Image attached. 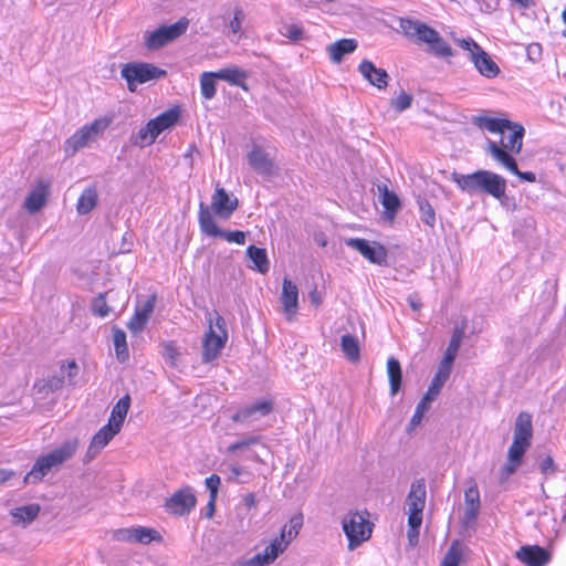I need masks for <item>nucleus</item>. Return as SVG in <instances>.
Segmentation results:
<instances>
[{"label":"nucleus","instance_id":"obj_59","mask_svg":"<svg viewBox=\"0 0 566 566\" xmlns=\"http://www.w3.org/2000/svg\"><path fill=\"white\" fill-rule=\"evenodd\" d=\"M252 566H268L273 563V560L268 556V554L263 551V553H258L253 557L249 558Z\"/></svg>","mask_w":566,"mask_h":566},{"label":"nucleus","instance_id":"obj_35","mask_svg":"<svg viewBox=\"0 0 566 566\" xmlns=\"http://www.w3.org/2000/svg\"><path fill=\"white\" fill-rule=\"evenodd\" d=\"M417 205L419 208L420 220L426 226L433 229L436 227L437 216L431 203L426 198L418 197Z\"/></svg>","mask_w":566,"mask_h":566},{"label":"nucleus","instance_id":"obj_40","mask_svg":"<svg viewBox=\"0 0 566 566\" xmlns=\"http://www.w3.org/2000/svg\"><path fill=\"white\" fill-rule=\"evenodd\" d=\"M219 80V73H202L200 77L201 94L206 99H211L216 95V81Z\"/></svg>","mask_w":566,"mask_h":566},{"label":"nucleus","instance_id":"obj_18","mask_svg":"<svg viewBox=\"0 0 566 566\" xmlns=\"http://www.w3.org/2000/svg\"><path fill=\"white\" fill-rule=\"evenodd\" d=\"M119 431L120 430L118 428L111 423L103 426L91 440L86 452L87 461L93 459L102 449H104Z\"/></svg>","mask_w":566,"mask_h":566},{"label":"nucleus","instance_id":"obj_19","mask_svg":"<svg viewBox=\"0 0 566 566\" xmlns=\"http://www.w3.org/2000/svg\"><path fill=\"white\" fill-rule=\"evenodd\" d=\"M516 557L527 566H544L551 558L548 552L538 545L522 546L516 552Z\"/></svg>","mask_w":566,"mask_h":566},{"label":"nucleus","instance_id":"obj_37","mask_svg":"<svg viewBox=\"0 0 566 566\" xmlns=\"http://www.w3.org/2000/svg\"><path fill=\"white\" fill-rule=\"evenodd\" d=\"M290 545L289 539H286V528L281 530V534L279 537H275L270 545H268L264 552L274 562L280 554H282L287 546Z\"/></svg>","mask_w":566,"mask_h":566},{"label":"nucleus","instance_id":"obj_52","mask_svg":"<svg viewBox=\"0 0 566 566\" xmlns=\"http://www.w3.org/2000/svg\"><path fill=\"white\" fill-rule=\"evenodd\" d=\"M134 528L135 526L115 530L112 537L117 542L134 543Z\"/></svg>","mask_w":566,"mask_h":566},{"label":"nucleus","instance_id":"obj_51","mask_svg":"<svg viewBox=\"0 0 566 566\" xmlns=\"http://www.w3.org/2000/svg\"><path fill=\"white\" fill-rule=\"evenodd\" d=\"M261 439H262V437L260 434L245 437L239 441L231 443L229 447V451L235 452L238 450L245 449L250 446L258 444V443H260Z\"/></svg>","mask_w":566,"mask_h":566},{"label":"nucleus","instance_id":"obj_23","mask_svg":"<svg viewBox=\"0 0 566 566\" xmlns=\"http://www.w3.org/2000/svg\"><path fill=\"white\" fill-rule=\"evenodd\" d=\"M532 438H533L532 415L526 411H522L516 417V420L514 423L513 440L531 444Z\"/></svg>","mask_w":566,"mask_h":566},{"label":"nucleus","instance_id":"obj_31","mask_svg":"<svg viewBox=\"0 0 566 566\" xmlns=\"http://www.w3.org/2000/svg\"><path fill=\"white\" fill-rule=\"evenodd\" d=\"M387 373L390 384V394L391 396H395L398 394V391L401 388L402 382V371L400 363L394 358L390 357L387 361Z\"/></svg>","mask_w":566,"mask_h":566},{"label":"nucleus","instance_id":"obj_55","mask_svg":"<svg viewBox=\"0 0 566 566\" xmlns=\"http://www.w3.org/2000/svg\"><path fill=\"white\" fill-rule=\"evenodd\" d=\"M122 76H129L132 75L134 80L139 84L147 83L151 80L158 78L161 75H165L166 73H120Z\"/></svg>","mask_w":566,"mask_h":566},{"label":"nucleus","instance_id":"obj_36","mask_svg":"<svg viewBox=\"0 0 566 566\" xmlns=\"http://www.w3.org/2000/svg\"><path fill=\"white\" fill-rule=\"evenodd\" d=\"M46 193L44 188H38L32 190L29 196L25 198L24 207L31 212L40 211L45 205Z\"/></svg>","mask_w":566,"mask_h":566},{"label":"nucleus","instance_id":"obj_41","mask_svg":"<svg viewBox=\"0 0 566 566\" xmlns=\"http://www.w3.org/2000/svg\"><path fill=\"white\" fill-rule=\"evenodd\" d=\"M280 33L294 42L301 41L305 36L304 29L301 23H285L281 27Z\"/></svg>","mask_w":566,"mask_h":566},{"label":"nucleus","instance_id":"obj_32","mask_svg":"<svg viewBox=\"0 0 566 566\" xmlns=\"http://www.w3.org/2000/svg\"><path fill=\"white\" fill-rule=\"evenodd\" d=\"M98 195L94 187L86 188L80 196L76 210L80 214L90 213L97 205Z\"/></svg>","mask_w":566,"mask_h":566},{"label":"nucleus","instance_id":"obj_29","mask_svg":"<svg viewBox=\"0 0 566 566\" xmlns=\"http://www.w3.org/2000/svg\"><path fill=\"white\" fill-rule=\"evenodd\" d=\"M357 43L353 39H343L328 45L327 52L334 62H339L345 54L352 53L356 50Z\"/></svg>","mask_w":566,"mask_h":566},{"label":"nucleus","instance_id":"obj_12","mask_svg":"<svg viewBox=\"0 0 566 566\" xmlns=\"http://www.w3.org/2000/svg\"><path fill=\"white\" fill-rule=\"evenodd\" d=\"M197 499L193 489L189 485L176 491L165 502V510L177 516L188 515L196 506Z\"/></svg>","mask_w":566,"mask_h":566},{"label":"nucleus","instance_id":"obj_49","mask_svg":"<svg viewBox=\"0 0 566 566\" xmlns=\"http://www.w3.org/2000/svg\"><path fill=\"white\" fill-rule=\"evenodd\" d=\"M220 483H221V480L218 474H211L205 481L206 488L209 491L211 506H213V503L217 500Z\"/></svg>","mask_w":566,"mask_h":566},{"label":"nucleus","instance_id":"obj_53","mask_svg":"<svg viewBox=\"0 0 566 566\" xmlns=\"http://www.w3.org/2000/svg\"><path fill=\"white\" fill-rule=\"evenodd\" d=\"M465 506L480 507V493L476 485L469 488L464 493Z\"/></svg>","mask_w":566,"mask_h":566},{"label":"nucleus","instance_id":"obj_9","mask_svg":"<svg viewBox=\"0 0 566 566\" xmlns=\"http://www.w3.org/2000/svg\"><path fill=\"white\" fill-rule=\"evenodd\" d=\"M344 242L348 248L358 251L370 263L377 265L387 264L388 252L382 244L361 238H348Z\"/></svg>","mask_w":566,"mask_h":566},{"label":"nucleus","instance_id":"obj_64","mask_svg":"<svg viewBox=\"0 0 566 566\" xmlns=\"http://www.w3.org/2000/svg\"><path fill=\"white\" fill-rule=\"evenodd\" d=\"M14 475V472L7 469H0V483L9 481Z\"/></svg>","mask_w":566,"mask_h":566},{"label":"nucleus","instance_id":"obj_48","mask_svg":"<svg viewBox=\"0 0 566 566\" xmlns=\"http://www.w3.org/2000/svg\"><path fill=\"white\" fill-rule=\"evenodd\" d=\"M390 104L397 113H402L411 106L412 96L406 92H401L396 98L391 99Z\"/></svg>","mask_w":566,"mask_h":566},{"label":"nucleus","instance_id":"obj_43","mask_svg":"<svg viewBox=\"0 0 566 566\" xmlns=\"http://www.w3.org/2000/svg\"><path fill=\"white\" fill-rule=\"evenodd\" d=\"M531 444L513 440L507 451V459L511 462H517L522 464L524 454L528 450Z\"/></svg>","mask_w":566,"mask_h":566},{"label":"nucleus","instance_id":"obj_33","mask_svg":"<svg viewBox=\"0 0 566 566\" xmlns=\"http://www.w3.org/2000/svg\"><path fill=\"white\" fill-rule=\"evenodd\" d=\"M39 513L40 505L33 503L15 507L12 510L11 515L17 523L22 522L23 524H29L38 517Z\"/></svg>","mask_w":566,"mask_h":566},{"label":"nucleus","instance_id":"obj_6","mask_svg":"<svg viewBox=\"0 0 566 566\" xmlns=\"http://www.w3.org/2000/svg\"><path fill=\"white\" fill-rule=\"evenodd\" d=\"M198 222L203 234L212 238H222L230 243L243 245L245 243V233L240 230L228 231L220 229L210 212L209 207L203 202L199 205Z\"/></svg>","mask_w":566,"mask_h":566},{"label":"nucleus","instance_id":"obj_50","mask_svg":"<svg viewBox=\"0 0 566 566\" xmlns=\"http://www.w3.org/2000/svg\"><path fill=\"white\" fill-rule=\"evenodd\" d=\"M364 80L369 84L382 88L388 84V73H361Z\"/></svg>","mask_w":566,"mask_h":566},{"label":"nucleus","instance_id":"obj_3","mask_svg":"<svg viewBox=\"0 0 566 566\" xmlns=\"http://www.w3.org/2000/svg\"><path fill=\"white\" fill-rule=\"evenodd\" d=\"M77 447V440L71 439L51 452L39 457L32 469L25 474L23 483L36 484L41 482L52 470L60 468L65 461L71 459L75 454Z\"/></svg>","mask_w":566,"mask_h":566},{"label":"nucleus","instance_id":"obj_61","mask_svg":"<svg viewBox=\"0 0 566 566\" xmlns=\"http://www.w3.org/2000/svg\"><path fill=\"white\" fill-rule=\"evenodd\" d=\"M479 511H480V507L465 506L464 516H463L464 522L467 524L474 522L478 517Z\"/></svg>","mask_w":566,"mask_h":566},{"label":"nucleus","instance_id":"obj_60","mask_svg":"<svg viewBox=\"0 0 566 566\" xmlns=\"http://www.w3.org/2000/svg\"><path fill=\"white\" fill-rule=\"evenodd\" d=\"M242 19H243V12L241 9H235L234 10V17L233 19L230 21V24H229V28L230 30L233 32V33H238L240 32L241 30V23H242Z\"/></svg>","mask_w":566,"mask_h":566},{"label":"nucleus","instance_id":"obj_16","mask_svg":"<svg viewBox=\"0 0 566 566\" xmlns=\"http://www.w3.org/2000/svg\"><path fill=\"white\" fill-rule=\"evenodd\" d=\"M227 336H219L210 325L202 343V361L208 364L218 358L226 345Z\"/></svg>","mask_w":566,"mask_h":566},{"label":"nucleus","instance_id":"obj_21","mask_svg":"<svg viewBox=\"0 0 566 566\" xmlns=\"http://www.w3.org/2000/svg\"><path fill=\"white\" fill-rule=\"evenodd\" d=\"M427 489L424 479H417L411 483L406 504L408 512H423L426 506Z\"/></svg>","mask_w":566,"mask_h":566},{"label":"nucleus","instance_id":"obj_22","mask_svg":"<svg viewBox=\"0 0 566 566\" xmlns=\"http://www.w3.org/2000/svg\"><path fill=\"white\" fill-rule=\"evenodd\" d=\"M248 164L259 175L270 177L273 174V161L270 156L259 147L248 154Z\"/></svg>","mask_w":566,"mask_h":566},{"label":"nucleus","instance_id":"obj_7","mask_svg":"<svg viewBox=\"0 0 566 566\" xmlns=\"http://www.w3.org/2000/svg\"><path fill=\"white\" fill-rule=\"evenodd\" d=\"M450 38L468 54V59L474 64L476 71H500L491 56L470 36L459 38L455 32H450Z\"/></svg>","mask_w":566,"mask_h":566},{"label":"nucleus","instance_id":"obj_24","mask_svg":"<svg viewBox=\"0 0 566 566\" xmlns=\"http://www.w3.org/2000/svg\"><path fill=\"white\" fill-rule=\"evenodd\" d=\"M179 116V108L172 107L150 119L148 123L153 129V137L157 138L165 129L172 127L178 122Z\"/></svg>","mask_w":566,"mask_h":566},{"label":"nucleus","instance_id":"obj_44","mask_svg":"<svg viewBox=\"0 0 566 566\" xmlns=\"http://www.w3.org/2000/svg\"><path fill=\"white\" fill-rule=\"evenodd\" d=\"M249 73H219V80L228 82L230 85L240 86L248 90L245 81Z\"/></svg>","mask_w":566,"mask_h":566},{"label":"nucleus","instance_id":"obj_28","mask_svg":"<svg viewBox=\"0 0 566 566\" xmlns=\"http://www.w3.org/2000/svg\"><path fill=\"white\" fill-rule=\"evenodd\" d=\"M247 255L252 262V265H250L251 269L262 274L268 273L270 270V262L265 249L250 245L247 249Z\"/></svg>","mask_w":566,"mask_h":566},{"label":"nucleus","instance_id":"obj_15","mask_svg":"<svg viewBox=\"0 0 566 566\" xmlns=\"http://www.w3.org/2000/svg\"><path fill=\"white\" fill-rule=\"evenodd\" d=\"M157 296L153 294L147 297L145 302L142 304H137L135 307L134 315L127 323V328L133 334H138L143 332L148 323V319L154 312L156 305Z\"/></svg>","mask_w":566,"mask_h":566},{"label":"nucleus","instance_id":"obj_25","mask_svg":"<svg viewBox=\"0 0 566 566\" xmlns=\"http://www.w3.org/2000/svg\"><path fill=\"white\" fill-rule=\"evenodd\" d=\"M379 190V201L382 205L385 211L384 217L388 220H394L398 210L401 207V202L399 197L395 191L389 190L386 185L378 186Z\"/></svg>","mask_w":566,"mask_h":566},{"label":"nucleus","instance_id":"obj_27","mask_svg":"<svg viewBox=\"0 0 566 566\" xmlns=\"http://www.w3.org/2000/svg\"><path fill=\"white\" fill-rule=\"evenodd\" d=\"M472 123L481 129H486L490 133L504 134L507 127H511L512 122L507 118L490 117L488 115L473 116Z\"/></svg>","mask_w":566,"mask_h":566},{"label":"nucleus","instance_id":"obj_2","mask_svg":"<svg viewBox=\"0 0 566 566\" xmlns=\"http://www.w3.org/2000/svg\"><path fill=\"white\" fill-rule=\"evenodd\" d=\"M452 180L469 195L485 193L497 200L505 197L506 179L491 170L480 169L468 175L453 172Z\"/></svg>","mask_w":566,"mask_h":566},{"label":"nucleus","instance_id":"obj_1","mask_svg":"<svg viewBox=\"0 0 566 566\" xmlns=\"http://www.w3.org/2000/svg\"><path fill=\"white\" fill-rule=\"evenodd\" d=\"M399 27L403 34L418 45H426L427 52L436 57L448 59L453 56L452 48L440 33L424 22L411 18H401Z\"/></svg>","mask_w":566,"mask_h":566},{"label":"nucleus","instance_id":"obj_58","mask_svg":"<svg viewBox=\"0 0 566 566\" xmlns=\"http://www.w3.org/2000/svg\"><path fill=\"white\" fill-rule=\"evenodd\" d=\"M120 71H160L158 67L144 63H127L122 65Z\"/></svg>","mask_w":566,"mask_h":566},{"label":"nucleus","instance_id":"obj_4","mask_svg":"<svg viewBox=\"0 0 566 566\" xmlns=\"http://www.w3.org/2000/svg\"><path fill=\"white\" fill-rule=\"evenodd\" d=\"M111 120L106 117L97 118L91 124L84 125L77 129L64 145L67 156H73L80 149L87 147L95 142L97 137L109 126Z\"/></svg>","mask_w":566,"mask_h":566},{"label":"nucleus","instance_id":"obj_47","mask_svg":"<svg viewBox=\"0 0 566 566\" xmlns=\"http://www.w3.org/2000/svg\"><path fill=\"white\" fill-rule=\"evenodd\" d=\"M92 313L98 317H106L109 314V306L104 294H98L92 302Z\"/></svg>","mask_w":566,"mask_h":566},{"label":"nucleus","instance_id":"obj_26","mask_svg":"<svg viewBox=\"0 0 566 566\" xmlns=\"http://www.w3.org/2000/svg\"><path fill=\"white\" fill-rule=\"evenodd\" d=\"M281 302L287 315H294L296 313L298 307V289L289 279H284L283 281Z\"/></svg>","mask_w":566,"mask_h":566},{"label":"nucleus","instance_id":"obj_17","mask_svg":"<svg viewBox=\"0 0 566 566\" xmlns=\"http://www.w3.org/2000/svg\"><path fill=\"white\" fill-rule=\"evenodd\" d=\"M506 130H510V133L507 135L505 133L501 134L502 138L497 145L512 156L513 154H520L523 147L524 127L518 123L512 122L511 127H507Z\"/></svg>","mask_w":566,"mask_h":566},{"label":"nucleus","instance_id":"obj_13","mask_svg":"<svg viewBox=\"0 0 566 566\" xmlns=\"http://www.w3.org/2000/svg\"><path fill=\"white\" fill-rule=\"evenodd\" d=\"M273 411V401L258 400L251 405L241 407L232 416V421L243 424H250L266 417Z\"/></svg>","mask_w":566,"mask_h":566},{"label":"nucleus","instance_id":"obj_5","mask_svg":"<svg viewBox=\"0 0 566 566\" xmlns=\"http://www.w3.org/2000/svg\"><path fill=\"white\" fill-rule=\"evenodd\" d=\"M343 531L348 539V548L354 551L371 535V524L359 512H349L342 522Z\"/></svg>","mask_w":566,"mask_h":566},{"label":"nucleus","instance_id":"obj_38","mask_svg":"<svg viewBox=\"0 0 566 566\" xmlns=\"http://www.w3.org/2000/svg\"><path fill=\"white\" fill-rule=\"evenodd\" d=\"M113 344L118 360L125 361L128 358V346L126 342V334L123 329H113Z\"/></svg>","mask_w":566,"mask_h":566},{"label":"nucleus","instance_id":"obj_34","mask_svg":"<svg viewBox=\"0 0 566 566\" xmlns=\"http://www.w3.org/2000/svg\"><path fill=\"white\" fill-rule=\"evenodd\" d=\"M340 347L346 356V358L350 361H357L360 356L358 340L355 336L350 334H345L340 339Z\"/></svg>","mask_w":566,"mask_h":566},{"label":"nucleus","instance_id":"obj_10","mask_svg":"<svg viewBox=\"0 0 566 566\" xmlns=\"http://www.w3.org/2000/svg\"><path fill=\"white\" fill-rule=\"evenodd\" d=\"M448 380L446 371H437L432 378L427 392L423 395L421 400L418 402L415 413L410 420V427L416 428L419 426L424 417V413L429 410L431 402L440 394L444 382Z\"/></svg>","mask_w":566,"mask_h":566},{"label":"nucleus","instance_id":"obj_20","mask_svg":"<svg viewBox=\"0 0 566 566\" xmlns=\"http://www.w3.org/2000/svg\"><path fill=\"white\" fill-rule=\"evenodd\" d=\"M464 336L463 328H454L452 336L450 338L449 345L447 347V350L444 353L443 359L439 366L438 371H446V377L449 378L451 374V365L455 360L457 354L460 349L462 339Z\"/></svg>","mask_w":566,"mask_h":566},{"label":"nucleus","instance_id":"obj_11","mask_svg":"<svg viewBox=\"0 0 566 566\" xmlns=\"http://www.w3.org/2000/svg\"><path fill=\"white\" fill-rule=\"evenodd\" d=\"M486 150L495 161L501 164L513 175L517 176L522 181H536V175L533 171H521L517 167L516 159L511 154L500 148L496 142L488 139Z\"/></svg>","mask_w":566,"mask_h":566},{"label":"nucleus","instance_id":"obj_57","mask_svg":"<svg viewBox=\"0 0 566 566\" xmlns=\"http://www.w3.org/2000/svg\"><path fill=\"white\" fill-rule=\"evenodd\" d=\"M520 465H521L520 463L511 462L507 459V462L500 470L501 481L503 482V481L507 480L512 474H514L516 472V470L518 469Z\"/></svg>","mask_w":566,"mask_h":566},{"label":"nucleus","instance_id":"obj_30","mask_svg":"<svg viewBox=\"0 0 566 566\" xmlns=\"http://www.w3.org/2000/svg\"><path fill=\"white\" fill-rule=\"evenodd\" d=\"M130 407V397L129 395H125L122 397L117 403L113 407L111 417L108 419V423L112 426L122 429V426L125 421V418L127 416V412Z\"/></svg>","mask_w":566,"mask_h":566},{"label":"nucleus","instance_id":"obj_46","mask_svg":"<svg viewBox=\"0 0 566 566\" xmlns=\"http://www.w3.org/2000/svg\"><path fill=\"white\" fill-rule=\"evenodd\" d=\"M303 525V516L302 514H296L290 518L287 525H284L283 528H286V539L291 543L293 538H295L298 534Z\"/></svg>","mask_w":566,"mask_h":566},{"label":"nucleus","instance_id":"obj_54","mask_svg":"<svg viewBox=\"0 0 566 566\" xmlns=\"http://www.w3.org/2000/svg\"><path fill=\"white\" fill-rule=\"evenodd\" d=\"M422 513L423 512H408V526L411 528V532H415V536H419V528L422 523Z\"/></svg>","mask_w":566,"mask_h":566},{"label":"nucleus","instance_id":"obj_14","mask_svg":"<svg viewBox=\"0 0 566 566\" xmlns=\"http://www.w3.org/2000/svg\"><path fill=\"white\" fill-rule=\"evenodd\" d=\"M238 199L230 196L224 188L217 185L211 197V208H209V210H212L218 218L228 220L238 209Z\"/></svg>","mask_w":566,"mask_h":566},{"label":"nucleus","instance_id":"obj_42","mask_svg":"<svg viewBox=\"0 0 566 566\" xmlns=\"http://www.w3.org/2000/svg\"><path fill=\"white\" fill-rule=\"evenodd\" d=\"M462 558V551L459 542H453L447 551L441 566H459Z\"/></svg>","mask_w":566,"mask_h":566},{"label":"nucleus","instance_id":"obj_56","mask_svg":"<svg viewBox=\"0 0 566 566\" xmlns=\"http://www.w3.org/2000/svg\"><path fill=\"white\" fill-rule=\"evenodd\" d=\"M539 471L544 475H552L556 472L557 468L554 463V460L551 455L545 457L539 461Z\"/></svg>","mask_w":566,"mask_h":566},{"label":"nucleus","instance_id":"obj_39","mask_svg":"<svg viewBox=\"0 0 566 566\" xmlns=\"http://www.w3.org/2000/svg\"><path fill=\"white\" fill-rule=\"evenodd\" d=\"M161 535L154 528L135 526L134 528V543L147 545L151 542H160Z\"/></svg>","mask_w":566,"mask_h":566},{"label":"nucleus","instance_id":"obj_8","mask_svg":"<svg viewBox=\"0 0 566 566\" xmlns=\"http://www.w3.org/2000/svg\"><path fill=\"white\" fill-rule=\"evenodd\" d=\"M188 25L189 21L186 18H181L170 25H161L155 31L147 33L145 44L149 50L160 49L182 35L187 31Z\"/></svg>","mask_w":566,"mask_h":566},{"label":"nucleus","instance_id":"obj_62","mask_svg":"<svg viewBox=\"0 0 566 566\" xmlns=\"http://www.w3.org/2000/svg\"><path fill=\"white\" fill-rule=\"evenodd\" d=\"M242 502L247 510H251L256 504L255 495L253 493H248L244 495Z\"/></svg>","mask_w":566,"mask_h":566},{"label":"nucleus","instance_id":"obj_63","mask_svg":"<svg viewBox=\"0 0 566 566\" xmlns=\"http://www.w3.org/2000/svg\"><path fill=\"white\" fill-rule=\"evenodd\" d=\"M358 71H382L377 69L370 61L363 60L358 66Z\"/></svg>","mask_w":566,"mask_h":566},{"label":"nucleus","instance_id":"obj_45","mask_svg":"<svg viewBox=\"0 0 566 566\" xmlns=\"http://www.w3.org/2000/svg\"><path fill=\"white\" fill-rule=\"evenodd\" d=\"M155 140L156 137H153V129L149 126V123H147L138 130L137 135L135 136L134 144L143 147L146 145H151Z\"/></svg>","mask_w":566,"mask_h":566}]
</instances>
